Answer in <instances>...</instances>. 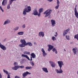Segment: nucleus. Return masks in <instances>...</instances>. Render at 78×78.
Masks as SVG:
<instances>
[{
  "instance_id": "4be33fe9",
  "label": "nucleus",
  "mask_w": 78,
  "mask_h": 78,
  "mask_svg": "<svg viewBox=\"0 0 78 78\" xmlns=\"http://www.w3.org/2000/svg\"><path fill=\"white\" fill-rule=\"evenodd\" d=\"M27 45H28L29 46H30V47L32 46L33 45V44L31 43L30 42H27L26 43L25 46H27Z\"/></svg>"
},
{
  "instance_id": "f3484780",
  "label": "nucleus",
  "mask_w": 78,
  "mask_h": 78,
  "mask_svg": "<svg viewBox=\"0 0 78 78\" xmlns=\"http://www.w3.org/2000/svg\"><path fill=\"white\" fill-rule=\"evenodd\" d=\"M30 56H31V58H33L34 59V58H36V55L34 53H31Z\"/></svg>"
},
{
  "instance_id": "1a4fd4ad",
  "label": "nucleus",
  "mask_w": 78,
  "mask_h": 78,
  "mask_svg": "<svg viewBox=\"0 0 78 78\" xmlns=\"http://www.w3.org/2000/svg\"><path fill=\"white\" fill-rule=\"evenodd\" d=\"M51 22L52 27H55V24H56V22L55 21V20H51Z\"/></svg>"
},
{
  "instance_id": "f704fd0d",
  "label": "nucleus",
  "mask_w": 78,
  "mask_h": 78,
  "mask_svg": "<svg viewBox=\"0 0 78 78\" xmlns=\"http://www.w3.org/2000/svg\"><path fill=\"white\" fill-rule=\"evenodd\" d=\"M0 9L1 10V11H2V12H4V11L3 9H2V6H1L0 5Z\"/></svg>"
},
{
  "instance_id": "f8f14e48",
  "label": "nucleus",
  "mask_w": 78,
  "mask_h": 78,
  "mask_svg": "<svg viewBox=\"0 0 78 78\" xmlns=\"http://www.w3.org/2000/svg\"><path fill=\"white\" fill-rule=\"evenodd\" d=\"M39 36L40 37H41V36L42 37H44V33L43 32H40L38 34Z\"/></svg>"
},
{
  "instance_id": "ddd939ff",
  "label": "nucleus",
  "mask_w": 78,
  "mask_h": 78,
  "mask_svg": "<svg viewBox=\"0 0 78 78\" xmlns=\"http://www.w3.org/2000/svg\"><path fill=\"white\" fill-rule=\"evenodd\" d=\"M41 51L43 53V55L44 56V57H45V55H47V53H45V51H44V49L43 48H42L41 49Z\"/></svg>"
},
{
  "instance_id": "49530a36",
  "label": "nucleus",
  "mask_w": 78,
  "mask_h": 78,
  "mask_svg": "<svg viewBox=\"0 0 78 78\" xmlns=\"http://www.w3.org/2000/svg\"><path fill=\"white\" fill-rule=\"evenodd\" d=\"M55 53H56V54L58 53V52H57V51H56V50L55 51Z\"/></svg>"
},
{
  "instance_id": "0eeeda50",
  "label": "nucleus",
  "mask_w": 78,
  "mask_h": 78,
  "mask_svg": "<svg viewBox=\"0 0 78 78\" xmlns=\"http://www.w3.org/2000/svg\"><path fill=\"white\" fill-rule=\"evenodd\" d=\"M0 47L3 50H6V47L3 45H2V44H1V43H0Z\"/></svg>"
},
{
  "instance_id": "39448f33",
  "label": "nucleus",
  "mask_w": 78,
  "mask_h": 78,
  "mask_svg": "<svg viewBox=\"0 0 78 78\" xmlns=\"http://www.w3.org/2000/svg\"><path fill=\"white\" fill-rule=\"evenodd\" d=\"M21 56L22 57H23L24 58H26L28 59V60H29V61H32V57H30V58H29V57H28V56L27 55L22 54V55H21Z\"/></svg>"
},
{
  "instance_id": "20e7f679",
  "label": "nucleus",
  "mask_w": 78,
  "mask_h": 78,
  "mask_svg": "<svg viewBox=\"0 0 78 78\" xmlns=\"http://www.w3.org/2000/svg\"><path fill=\"white\" fill-rule=\"evenodd\" d=\"M27 8H25L24 9L23 13V15H26L27 12H29L31 11V7L30 6H28Z\"/></svg>"
},
{
  "instance_id": "cd10ccee",
  "label": "nucleus",
  "mask_w": 78,
  "mask_h": 78,
  "mask_svg": "<svg viewBox=\"0 0 78 78\" xmlns=\"http://www.w3.org/2000/svg\"><path fill=\"white\" fill-rule=\"evenodd\" d=\"M32 68H33V67H28V66H27L26 67V69H32Z\"/></svg>"
},
{
  "instance_id": "79ce46f5",
  "label": "nucleus",
  "mask_w": 78,
  "mask_h": 78,
  "mask_svg": "<svg viewBox=\"0 0 78 78\" xmlns=\"http://www.w3.org/2000/svg\"><path fill=\"white\" fill-rule=\"evenodd\" d=\"M15 78H20V77H19V76H15Z\"/></svg>"
},
{
  "instance_id": "c756f323",
  "label": "nucleus",
  "mask_w": 78,
  "mask_h": 78,
  "mask_svg": "<svg viewBox=\"0 0 78 78\" xmlns=\"http://www.w3.org/2000/svg\"><path fill=\"white\" fill-rule=\"evenodd\" d=\"M42 12H43V8L40 9L39 10V12L41 13Z\"/></svg>"
},
{
  "instance_id": "09e8293b",
  "label": "nucleus",
  "mask_w": 78,
  "mask_h": 78,
  "mask_svg": "<svg viewBox=\"0 0 78 78\" xmlns=\"http://www.w3.org/2000/svg\"><path fill=\"white\" fill-rule=\"evenodd\" d=\"M34 44H36V42H34Z\"/></svg>"
},
{
  "instance_id": "4468645a",
  "label": "nucleus",
  "mask_w": 78,
  "mask_h": 78,
  "mask_svg": "<svg viewBox=\"0 0 78 78\" xmlns=\"http://www.w3.org/2000/svg\"><path fill=\"white\" fill-rule=\"evenodd\" d=\"M57 5L55 7V8L57 9H58L59 6V0H57Z\"/></svg>"
},
{
  "instance_id": "5fc2aeb1",
  "label": "nucleus",
  "mask_w": 78,
  "mask_h": 78,
  "mask_svg": "<svg viewBox=\"0 0 78 78\" xmlns=\"http://www.w3.org/2000/svg\"><path fill=\"white\" fill-rule=\"evenodd\" d=\"M64 50L65 51H66V50H65V49H64Z\"/></svg>"
},
{
  "instance_id": "864d4df0",
  "label": "nucleus",
  "mask_w": 78,
  "mask_h": 78,
  "mask_svg": "<svg viewBox=\"0 0 78 78\" xmlns=\"http://www.w3.org/2000/svg\"><path fill=\"white\" fill-rule=\"evenodd\" d=\"M77 74L78 75V71H77Z\"/></svg>"
},
{
  "instance_id": "6e6552de",
  "label": "nucleus",
  "mask_w": 78,
  "mask_h": 78,
  "mask_svg": "<svg viewBox=\"0 0 78 78\" xmlns=\"http://www.w3.org/2000/svg\"><path fill=\"white\" fill-rule=\"evenodd\" d=\"M70 30V29L68 28L67 29L64 31V32L63 33V36H65L66 34H67V33H68V31H69Z\"/></svg>"
},
{
  "instance_id": "a18cd8bd",
  "label": "nucleus",
  "mask_w": 78,
  "mask_h": 78,
  "mask_svg": "<svg viewBox=\"0 0 78 78\" xmlns=\"http://www.w3.org/2000/svg\"><path fill=\"white\" fill-rule=\"evenodd\" d=\"M51 50V49H50V48H48V51H50V50Z\"/></svg>"
},
{
  "instance_id": "aec40b11",
  "label": "nucleus",
  "mask_w": 78,
  "mask_h": 78,
  "mask_svg": "<svg viewBox=\"0 0 78 78\" xmlns=\"http://www.w3.org/2000/svg\"><path fill=\"white\" fill-rule=\"evenodd\" d=\"M19 68V66H15V67H12V70H17V69Z\"/></svg>"
},
{
  "instance_id": "a19ab883",
  "label": "nucleus",
  "mask_w": 78,
  "mask_h": 78,
  "mask_svg": "<svg viewBox=\"0 0 78 78\" xmlns=\"http://www.w3.org/2000/svg\"><path fill=\"white\" fill-rule=\"evenodd\" d=\"M41 13H40L39 12V13L38 14V17H40V16H41Z\"/></svg>"
},
{
  "instance_id": "a878e982",
  "label": "nucleus",
  "mask_w": 78,
  "mask_h": 78,
  "mask_svg": "<svg viewBox=\"0 0 78 78\" xmlns=\"http://www.w3.org/2000/svg\"><path fill=\"white\" fill-rule=\"evenodd\" d=\"M10 23V21H9V20H7L5 21L4 24V25H5V24H6V23Z\"/></svg>"
},
{
  "instance_id": "a211bd4d",
  "label": "nucleus",
  "mask_w": 78,
  "mask_h": 78,
  "mask_svg": "<svg viewBox=\"0 0 78 78\" xmlns=\"http://www.w3.org/2000/svg\"><path fill=\"white\" fill-rule=\"evenodd\" d=\"M42 70L44 72H45L46 73H48V70H47V68H43Z\"/></svg>"
},
{
  "instance_id": "6e6d98bb",
  "label": "nucleus",
  "mask_w": 78,
  "mask_h": 78,
  "mask_svg": "<svg viewBox=\"0 0 78 78\" xmlns=\"http://www.w3.org/2000/svg\"><path fill=\"white\" fill-rule=\"evenodd\" d=\"M0 56H1V55L0 54Z\"/></svg>"
},
{
  "instance_id": "f03ea898",
  "label": "nucleus",
  "mask_w": 78,
  "mask_h": 78,
  "mask_svg": "<svg viewBox=\"0 0 78 78\" xmlns=\"http://www.w3.org/2000/svg\"><path fill=\"white\" fill-rule=\"evenodd\" d=\"M20 42L22 43V44H20L19 45V46L20 47H25V45H26V44H27V42L25 41V40L23 39L21 40Z\"/></svg>"
},
{
  "instance_id": "bb28decb",
  "label": "nucleus",
  "mask_w": 78,
  "mask_h": 78,
  "mask_svg": "<svg viewBox=\"0 0 78 78\" xmlns=\"http://www.w3.org/2000/svg\"><path fill=\"white\" fill-rule=\"evenodd\" d=\"M74 39H76L78 41V34L75 35Z\"/></svg>"
},
{
  "instance_id": "c9c22d12",
  "label": "nucleus",
  "mask_w": 78,
  "mask_h": 78,
  "mask_svg": "<svg viewBox=\"0 0 78 78\" xmlns=\"http://www.w3.org/2000/svg\"><path fill=\"white\" fill-rule=\"evenodd\" d=\"M10 4H9L7 5V9H9L10 8Z\"/></svg>"
},
{
  "instance_id": "412c9836",
  "label": "nucleus",
  "mask_w": 78,
  "mask_h": 78,
  "mask_svg": "<svg viewBox=\"0 0 78 78\" xmlns=\"http://www.w3.org/2000/svg\"><path fill=\"white\" fill-rule=\"evenodd\" d=\"M76 48H75L73 49V53L74 55H76V51L77 50Z\"/></svg>"
},
{
  "instance_id": "393cba45",
  "label": "nucleus",
  "mask_w": 78,
  "mask_h": 78,
  "mask_svg": "<svg viewBox=\"0 0 78 78\" xmlns=\"http://www.w3.org/2000/svg\"><path fill=\"white\" fill-rule=\"evenodd\" d=\"M48 46L49 48L51 50H52L53 48H54V46H53L51 45L50 44L48 45Z\"/></svg>"
},
{
  "instance_id": "5701e85b",
  "label": "nucleus",
  "mask_w": 78,
  "mask_h": 78,
  "mask_svg": "<svg viewBox=\"0 0 78 78\" xmlns=\"http://www.w3.org/2000/svg\"><path fill=\"white\" fill-rule=\"evenodd\" d=\"M23 53L24 54L28 55H30V52H27V51H24Z\"/></svg>"
},
{
  "instance_id": "8fccbe9b",
  "label": "nucleus",
  "mask_w": 78,
  "mask_h": 78,
  "mask_svg": "<svg viewBox=\"0 0 78 78\" xmlns=\"http://www.w3.org/2000/svg\"><path fill=\"white\" fill-rule=\"evenodd\" d=\"M55 34H56V35H58V34L57 33V32L55 33Z\"/></svg>"
},
{
  "instance_id": "72a5a7b5",
  "label": "nucleus",
  "mask_w": 78,
  "mask_h": 78,
  "mask_svg": "<svg viewBox=\"0 0 78 78\" xmlns=\"http://www.w3.org/2000/svg\"><path fill=\"white\" fill-rule=\"evenodd\" d=\"M19 68H21V69H23L24 68V66H18Z\"/></svg>"
},
{
  "instance_id": "473e14b6",
  "label": "nucleus",
  "mask_w": 78,
  "mask_h": 78,
  "mask_svg": "<svg viewBox=\"0 0 78 78\" xmlns=\"http://www.w3.org/2000/svg\"><path fill=\"white\" fill-rule=\"evenodd\" d=\"M30 63L31 64L32 66H34V63H33V62H30Z\"/></svg>"
},
{
  "instance_id": "b1692460",
  "label": "nucleus",
  "mask_w": 78,
  "mask_h": 78,
  "mask_svg": "<svg viewBox=\"0 0 78 78\" xmlns=\"http://www.w3.org/2000/svg\"><path fill=\"white\" fill-rule=\"evenodd\" d=\"M23 32H19L17 33L19 35H23Z\"/></svg>"
},
{
  "instance_id": "de8ad7c7",
  "label": "nucleus",
  "mask_w": 78,
  "mask_h": 78,
  "mask_svg": "<svg viewBox=\"0 0 78 78\" xmlns=\"http://www.w3.org/2000/svg\"><path fill=\"white\" fill-rule=\"evenodd\" d=\"M54 36L55 37H57V36H58V35H55Z\"/></svg>"
},
{
  "instance_id": "9d476101",
  "label": "nucleus",
  "mask_w": 78,
  "mask_h": 78,
  "mask_svg": "<svg viewBox=\"0 0 78 78\" xmlns=\"http://www.w3.org/2000/svg\"><path fill=\"white\" fill-rule=\"evenodd\" d=\"M74 11H75V15L77 18L78 19V12H77V10H76V8L74 9Z\"/></svg>"
},
{
  "instance_id": "ea45409f",
  "label": "nucleus",
  "mask_w": 78,
  "mask_h": 78,
  "mask_svg": "<svg viewBox=\"0 0 78 78\" xmlns=\"http://www.w3.org/2000/svg\"><path fill=\"white\" fill-rule=\"evenodd\" d=\"M14 66H16V65H17V62H15L14 63Z\"/></svg>"
},
{
  "instance_id": "dca6fc26",
  "label": "nucleus",
  "mask_w": 78,
  "mask_h": 78,
  "mask_svg": "<svg viewBox=\"0 0 78 78\" xmlns=\"http://www.w3.org/2000/svg\"><path fill=\"white\" fill-rule=\"evenodd\" d=\"M3 72H4V73H6V74L8 75L7 78H10V75L8 73V72L7 71H6L5 70L3 69Z\"/></svg>"
},
{
  "instance_id": "2eb2a0df",
  "label": "nucleus",
  "mask_w": 78,
  "mask_h": 78,
  "mask_svg": "<svg viewBox=\"0 0 78 78\" xmlns=\"http://www.w3.org/2000/svg\"><path fill=\"white\" fill-rule=\"evenodd\" d=\"M7 4V0H3L2 3V6H5Z\"/></svg>"
},
{
  "instance_id": "9b49d317",
  "label": "nucleus",
  "mask_w": 78,
  "mask_h": 78,
  "mask_svg": "<svg viewBox=\"0 0 78 78\" xmlns=\"http://www.w3.org/2000/svg\"><path fill=\"white\" fill-rule=\"evenodd\" d=\"M49 62L50 63L51 66L52 67H55L56 66V64H55V63L51 61H50Z\"/></svg>"
},
{
  "instance_id": "7c9ffc66",
  "label": "nucleus",
  "mask_w": 78,
  "mask_h": 78,
  "mask_svg": "<svg viewBox=\"0 0 78 78\" xmlns=\"http://www.w3.org/2000/svg\"><path fill=\"white\" fill-rule=\"evenodd\" d=\"M66 38L67 40H70L69 37V36H67V35H66Z\"/></svg>"
},
{
  "instance_id": "2f4dec72",
  "label": "nucleus",
  "mask_w": 78,
  "mask_h": 78,
  "mask_svg": "<svg viewBox=\"0 0 78 78\" xmlns=\"http://www.w3.org/2000/svg\"><path fill=\"white\" fill-rule=\"evenodd\" d=\"M53 41H55L56 40V38L55 37H52Z\"/></svg>"
},
{
  "instance_id": "4c0bfd02",
  "label": "nucleus",
  "mask_w": 78,
  "mask_h": 78,
  "mask_svg": "<svg viewBox=\"0 0 78 78\" xmlns=\"http://www.w3.org/2000/svg\"><path fill=\"white\" fill-rule=\"evenodd\" d=\"M56 50V48H54L52 49V51H54V52H55V51Z\"/></svg>"
},
{
  "instance_id": "423d86ee",
  "label": "nucleus",
  "mask_w": 78,
  "mask_h": 78,
  "mask_svg": "<svg viewBox=\"0 0 78 78\" xmlns=\"http://www.w3.org/2000/svg\"><path fill=\"white\" fill-rule=\"evenodd\" d=\"M30 74H31V73H29L28 71H27L24 73H23V77H26V76H27L28 75Z\"/></svg>"
},
{
  "instance_id": "c03bdc74",
  "label": "nucleus",
  "mask_w": 78,
  "mask_h": 78,
  "mask_svg": "<svg viewBox=\"0 0 78 78\" xmlns=\"http://www.w3.org/2000/svg\"><path fill=\"white\" fill-rule=\"evenodd\" d=\"M48 1H49V2H52L53 0H47Z\"/></svg>"
},
{
  "instance_id": "58836bf2",
  "label": "nucleus",
  "mask_w": 78,
  "mask_h": 78,
  "mask_svg": "<svg viewBox=\"0 0 78 78\" xmlns=\"http://www.w3.org/2000/svg\"><path fill=\"white\" fill-rule=\"evenodd\" d=\"M22 27L23 28H25V24L23 25L22 26Z\"/></svg>"
},
{
  "instance_id": "c85d7f7f",
  "label": "nucleus",
  "mask_w": 78,
  "mask_h": 78,
  "mask_svg": "<svg viewBox=\"0 0 78 78\" xmlns=\"http://www.w3.org/2000/svg\"><path fill=\"white\" fill-rule=\"evenodd\" d=\"M14 1H16V0H10L9 1V5H11Z\"/></svg>"
},
{
  "instance_id": "603ef678",
  "label": "nucleus",
  "mask_w": 78,
  "mask_h": 78,
  "mask_svg": "<svg viewBox=\"0 0 78 78\" xmlns=\"http://www.w3.org/2000/svg\"><path fill=\"white\" fill-rule=\"evenodd\" d=\"M48 18H50V16H49Z\"/></svg>"
},
{
  "instance_id": "37998d69",
  "label": "nucleus",
  "mask_w": 78,
  "mask_h": 78,
  "mask_svg": "<svg viewBox=\"0 0 78 78\" xmlns=\"http://www.w3.org/2000/svg\"><path fill=\"white\" fill-rule=\"evenodd\" d=\"M2 78V74H1V73H0V78Z\"/></svg>"
},
{
  "instance_id": "3c124183",
  "label": "nucleus",
  "mask_w": 78,
  "mask_h": 78,
  "mask_svg": "<svg viewBox=\"0 0 78 78\" xmlns=\"http://www.w3.org/2000/svg\"><path fill=\"white\" fill-rule=\"evenodd\" d=\"M77 6V5H76V7H75V8H76V6Z\"/></svg>"
},
{
  "instance_id": "e433bc0d",
  "label": "nucleus",
  "mask_w": 78,
  "mask_h": 78,
  "mask_svg": "<svg viewBox=\"0 0 78 78\" xmlns=\"http://www.w3.org/2000/svg\"><path fill=\"white\" fill-rule=\"evenodd\" d=\"M18 29H19V27H16V28H15L14 29V30H15V31H16V30H18Z\"/></svg>"
},
{
  "instance_id": "7ed1b4c3",
  "label": "nucleus",
  "mask_w": 78,
  "mask_h": 78,
  "mask_svg": "<svg viewBox=\"0 0 78 78\" xmlns=\"http://www.w3.org/2000/svg\"><path fill=\"white\" fill-rule=\"evenodd\" d=\"M51 12H52V10L49 9L44 12V14H46L45 16V17H47L49 16H50V15L51 13Z\"/></svg>"
},
{
  "instance_id": "6ab92c4d",
  "label": "nucleus",
  "mask_w": 78,
  "mask_h": 78,
  "mask_svg": "<svg viewBox=\"0 0 78 78\" xmlns=\"http://www.w3.org/2000/svg\"><path fill=\"white\" fill-rule=\"evenodd\" d=\"M33 14L35 16H37L38 15V12H37V10H35L33 11Z\"/></svg>"
},
{
  "instance_id": "f257e3e1",
  "label": "nucleus",
  "mask_w": 78,
  "mask_h": 78,
  "mask_svg": "<svg viewBox=\"0 0 78 78\" xmlns=\"http://www.w3.org/2000/svg\"><path fill=\"white\" fill-rule=\"evenodd\" d=\"M58 63L60 67V71L58 69H55L56 72L57 73H62L63 72V71L61 69V68H62V66H64L63 62L62 61H58Z\"/></svg>"
}]
</instances>
